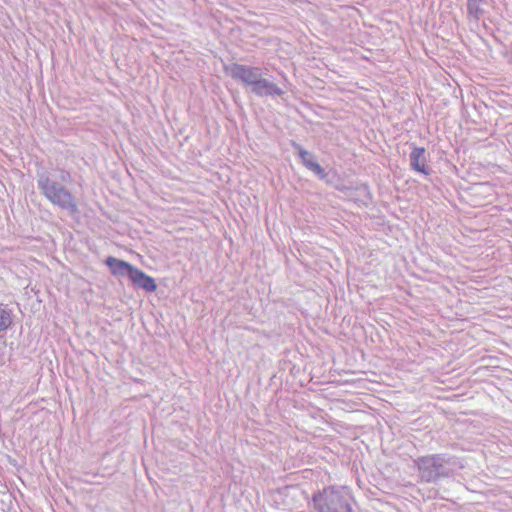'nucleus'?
Returning a JSON list of instances; mask_svg holds the SVG:
<instances>
[{"label": "nucleus", "instance_id": "obj_5", "mask_svg": "<svg viewBox=\"0 0 512 512\" xmlns=\"http://www.w3.org/2000/svg\"><path fill=\"white\" fill-rule=\"evenodd\" d=\"M410 160L413 170L424 175L429 174L427 158H425V149L423 147H415L410 154Z\"/></svg>", "mask_w": 512, "mask_h": 512}, {"label": "nucleus", "instance_id": "obj_6", "mask_svg": "<svg viewBox=\"0 0 512 512\" xmlns=\"http://www.w3.org/2000/svg\"><path fill=\"white\" fill-rule=\"evenodd\" d=\"M130 279L136 283L138 286L144 288L147 291H155L156 289V283L155 279L145 275L139 270H135L132 267H130Z\"/></svg>", "mask_w": 512, "mask_h": 512}, {"label": "nucleus", "instance_id": "obj_10", "mask_svg": "<svg viewBox=\"0 0 512 512\" xmlns=\"http://www.w3.org/2000/svg\"><path fill=\"white\" fill-rule=\"evenodd\" d=\"M482 2H483V0H468V3H467L468 14L473 19H479L483 15L484 10L481 7Z\"/></svg>", "mask_w": 512, "mask_h": 512}, {"label": "nucleus", "instance_id": "obj_1", "mask_svg": "<svg viewBox=\"0 0 512 512\" xmlns=\"http://www.w3.org/2000/svg\"><path fill=\"white\" fill-rule=\"evenodd\" d=\"M38 188L43 195L54 205L67 210L70 214L77 212V204L72 194L57 181L51 179L46 174L39 175Z\"/></svg>", "mask_w": 512, "mask_h": 512}, {"label": "nucleus", "instance_id": "obj_9", "mask_svg": "<svg viewBox=\"0 0 512 512\" xmlns=\"http://www.w3.org/2000/svg\"><path fill=\"white\" fill-rule=\"evenodd\" d=\"M418 465L422 469L434 468L435 470L439 469L442 466L440 462V457L438 455H429L421 457L418 460Z\"/></svg>", "mask_w": 512, "mask_h": 512}, {"label": "nucleus", "instance_id": "obj_7", "mask_svg": "<svg viewBox=\"0 0 512 512\" xmlns=\"http://www.w3.org/2000/svg\"><path fill=\"white\" fill-rule=\"evenodd\" d=\"M299 157L301 158L303 165L307 169H309L310 171L314 172L315 174L321 176L322 178L326 177L324 169L316 161L309 159L310 154L308 151L301 149L299 151Z\"/></svg>", "mask_w": 512, "mask_h": 512}, {"label": "nucleus", "instance_id": "obj_8", "mask_svg": "<svg viewBox=\"0 0 512 512\" xmlns=\"http://www.w3.org/2000/svg\"><path fill=\"white\" fill-rule=\"evenodd\" d=\"M106 263L114 274H128V263L113 257H108Z\"/></svg>", "mask_w": 512, "mask_h": 512}, {"label": "nucleus", "instance_id": "obj_4", "mask_svg": "<svg viewBox=\"0 0 512 512\" xmlns=\"http://www.w3.org/2000/svg\"><path fill=\"white\" fill-rule=\"evenodd\" d=\"M250 87L252 91L258 96L283 94V90L280 87L268 81L267 79L261 78L259 74H257Z\"/></svg>", "mask_w": 512, "mask_h": 512}, {"label": "nucleus", "instance_id": "obj_11", "mask_svg": "<svg viewBox=\"0 0 512 512\" xmlns=\"http://www.w3.org/2000/svg\"><path fill=\"white\" fill-rule=\"evenodd\" d=\"M12 324V318L10 313L0 308V332L6 330Z\"/></svg>", "mask_w": 512, "mask_h": 512}, {"label": "nucleus", "instance_id": "obj_3", "mask_svg": "<svg viewBox=\"0 0 512 512\" xmlns=\"http://www.w3.org/2000/svg\"><path fill=\"white\" fill-rule=\"evenodd\" d=\"M225 71L229 73L232 78L243 82V84L247 86H251L258 74L257 68L247 67L245 64H233L232 66L225 67Z\"/></svg>", "mask_w": 512, "mask_h": 512}, {"label": "nucleus", "instance_id": "obj_2", "mask_svg": "<svg viewBox=\"0 0 512 512\" xmlns=\"http://www.w3.org/2000/svg\"><path fill=\"white\" fill-rule=\"evenodd\" d=\"M319 512H353L348 499L334 487L314 496Z\"/></svg>", "mask_w": 512, "mask_h": 512}, {"label": "nucleus", "instance_id": "obj_12", "mask_svg": "<svg viewBox=\"0 0 512 512\" xmlns=\"http://www.w3.org/2000/svg\"><path fill=\"white\" fill-rule=\"evenodd\" d=\"M59 178L62 182H68L70 181L71 175L69 172L61 171Z\"/></svg>", "mask_w": 512, "mask_h": 512}]
</instances>
